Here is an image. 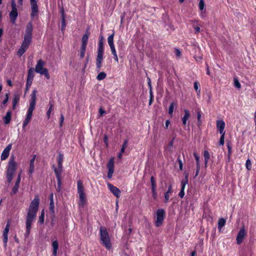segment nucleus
<instances>
[{
    "instance_id": "f257e3e1",
    "label": "nucleus",
    "mask_w": 256,
    "mask_h": 256,
    "mask_svg": "<svg viewBox=\"0 0 256 256\" xmlns=\"http://www.w3.org/2000/svg\"><path fill=\"white\" fill-rule=\"evenodd\" d=\"M40 200L38 197H35L32 201L29 206L26 218V232L25 236H28L30 231L32 221L35 219L38 210Z\"/></svg>"
},
{
    "instance_id": "f03ea898",
    "label": "nucleus",
    "mask_w": 256,
    "mask_h": 256,
    "mask_svg": "<svg viewBox=\"0 0 256 256\" xmlns=\"http://www.w3.org/2000/svg\"><path fill=\"white\" fill-rule=\"evenodd\" d=\"M100 243L104 246L106 248L110 250L112 247V244L110 238L106 228L101 226L100 228Z\"/></svg>"
},
{
    "instance_id": "7ed1b4c3",
    "label": "nucleus",
    "mask_w": 256,
    "mask_h": 256,
    "mask_svg": "<svg viewBox=\"0 0 256 256\" xmlns=\"http://www.w3.org/2000/svg\"><path fill=\"white\" fill-rule=\"evenodd\" d=\"M104 52V43L102 40H99L98 48V54L96 59V66L98 71H99L102 66L103 60V55Z\"/></svg>"
},
{
    "instance_id": "20e7f679",
    "label": "nucleus",
    "mask_w": 256,
    "mask_h": 256,
    "mask_svg": "<svg viewBox=\"0 0 256 256\" xmlns=\"http://www.w3.org/2000/svg\"><path fill=\"white\" fill-rule=\"evenodd\" d=\"M78 192L80 196L78 205L81 207H83L86 203V198L84 191V187L81 180H79L78 182Z\"/></svg>"
},
{
    "instance_id": "39448f33",
    "label": "nucleus",
    "mask_w": 256,
    "mask_h": 256,
    "mask_svg": "<svg viewBox=\"0 0 256 256\" xmlns=\"http://www.w3.org/2000/svg\"><path fill=\"white\" fill-rule=\"evenodd\" d=\"M44 62L42 60H39L34 69L35 72L42 75H44L47 80L50 78V74L47 68H44Z\"/></svg>"
},
{
    "instance_id": "423d86ee",
    "label": "nucleus",
    "mask_w": 256,
    "mask_h": 256,
    "mask_svg": "<svg viewBox=\"0 0 256 256\" xmlns=\"http://www.w3.org/2000/svg\"><path fill=\"white\" fill-rule=\"evenodd\" d=\"M37 93V90L34 89L33 90L32 93L30 94V107L28 110L26 118H32V112L34 110L36 104V95Z\"/></svg>"
},
{
    "instance_id": "0eeeda50",
    "label": "nucleus",
    "mask_w": 256,
    "mask_h": 256,
    "mask_svg": "<svg viewBox=\"0 0 256 256\" xmlns=\"http://www.w3.org/2000/svg\"><path fill=\"white\" fill-rule=\"evenodd\" d=\"M11 6L12 10L9 14V17L11 23L14 24H16V22L18 16L16 5L14 0H12Z\"/></svg>"
},
{
    "instance_id": "6e6552de",
    "label": "nucleus",
    "mask_w": 256,
    "mask_h": 256,
    "mask_svg": "<svg viewBox=\"0 0 256 256\" xmlns=\"http://www.w3.org/2000/svg\"><path fill=\"white\" fill-rule=\"evenodd\" d=\"M64 160V155L62 153L60 152L58 156V168L55 166L54 164H53L52 167L54 170L55 174H61L62 172V162Z\"/></svg>"
},
{
    "instance_id": "1a4fd4ad",
    "label": "nucleus",
    "mask_w": 256,
    "mask_h": 256,
    "mask_svg": "<svg viewBox=\"0 0 256 256\" xmlns=\"http://www.w3.org/2000/svg\"><path fill=\"white\" fill-rule=\"evenodd\" d=\"M156 220L155 222V225L156 227H159L162 224L165 216V211L163 209H158L156 210Z\"/></svg>"
},
{
    "instance_id": "9d476101",
    "label": "nucleus",
    "mask_w": 256,
    "mask_h": 256,
    "mask_svg": "<svg viewBox=\"0 0 256 256\" xmlns=\"http://www.w3.org/2000/svg\"><path fill=\"white\" fill-rule=\"evenodd\" d=\"M14 156H12L9 160L6 173L14 174L16 170V163L14 161Z\"/></svg>"
},
{
    "instance_id": "9b49d317",
    "label": "nucleus",
    "mask_w": 256,
    "mask_h": 256,
    "mask_svg": "<svg viewBox=\"0 0 256 256\" xmlns=\"http://www.w3.org/2000/svg\"><path fill=\"white\" fill-rule=\"evenodd\" d=\"M188 173L184 172V178L181 182V189L178 194L179 196L181 198H184V190L186 185L188 183Z\"/></svg>"
},
{
    "instance_id": "f8f14e48",
    "label": "nucleus",
    "mask_w": 256,
    "mask_h": 256,
    "mask_svg": "<svg viewBox=\"0 0 256 256\" xmlns=\"http://www.w3.org/2000/svg\"><path fill=\"white\" fill-rule=\"evenodd\" d=\"M10 220H8L6 224L2 234L3 242L5 247H6L7 246V242L8 240V236L10 230Z\"/></svg>"
},
{
    "instance_id": "ddd939ff",
    "label": "nucleus",
    "mask_w": 256,
    "mask_h": 256,
    "mask_svg": "<svg viewBox=\"0 0 256 256\" xmlns=\"http://www.w3.org/2000/svg\"><path fill=\"white\" fill-rule=\"evenodd\" d=\"M107 168H108V178H111L114 172V161L113 158H111L107 164Z\"/></svg>"
},
{
    "instance_id": "4468645a",
    "label": "nucleus",
    "mask_w": 256,
    "mask_h": 256,
    "mask_svg": "<svg viewBox=\"0 0 256 256\" xmlns=\"http://www.w3.org/2000/svg\"><path fill=\"white\" fill-rule=\"evenodd\" d=\"M246 235V232L244 226H243L240 229L236 236V242L238 244H240L242 243Z\"/></svg>"
},
{
    "instance_id": "2eb2a0df",
    "label": "nucleus",
    "mask_w": 256,
    "mask_h": 256,
    "mask_svg": "<svg viewBox=\"0 0 256 256\" xmlns=\"http://www.w3.org/2000/svg\"><path fill=\"white\" fill-rule=\"evenodd\" d=\"M108 186L110 192L117 198H120V190L116 186H114L112 184L108 183Z\"/></svg>"
},
{
    "instance_id": "dca6fc26",
    "label": "nucleus",
    "mask_w": 256,
    "mask_h": 256,
    "mask_svg": "<svg viewBox=\"0 0 256 256\" xmlns=\"http://www.w3.org/2000/svg\"><path fill=\"white\" fill-rule=\"evenodd\" d=\"M12 148V144H9L3 150L1 155V160H6L9 156L10 152Z\"/></svg>"
},
{
    "instance_id": "f3484780",
    "label": "nucleus",
    "mask_w": 256,
    "mask_h": 256,
    "mask_svg": "<svg viewBox=\"0 0 256 256\" xmlns=\"http://www.w3.org/2000/svg\"><path fill=\"white\" fill-rule=\"evenodd\" d=\"M32 30L33 27L32 23L31 22H30L26 25L24 37L32 39Z\"/></svg>"
},
{
    "instance_id": "a211bd4d",
    "label": "nucleus",
    "mask_w": 256,
    "mask_h": 256,
    "mask_svg": "<svg viewBox=\"0 0 256 256\" xmlns=\"http://www.w3.org/2000/svg\"><path fill=\"white\" fill-rule=\"evenodd\" d=\"M224 127L225 123L223 120H218L216 121V128L220 134H224V133H225L224 130Z\"/></svg>"
},
{
    "instance_id": "6ab92c4d",
    "label": "nucleus",
    "mask_w": 256,
    "mask_h": 256,
    "mask_svg": "<svg viewBox=\"0 0 256 256\" xmlns=\"http://www.w3.org/2000/svg\"><path fill=\"white\" fill-rule=\"evenodd\" d=\"M90 32L88 29H87L86 31L85 34H84V36L82 37V46L86 48V45L88 44V38L90 36Z\"/></svg>"
},
{
    "instance_id": "aec40b11",
    "label": "nucleus",
    "mask_w": 256,
    "mask_h": 256,
    "mask_svg": "<svg viewBox=\"0 0 256 256\" xmlns=\"http://www.w3.org/2000/svg\"><path fill=\"white\" fill-rule=\"evenodd\" d=\"M60 12L61 14V20H62V28L61 30L64 31L65 30L66 23V15L64 14V8H62Z\"/></svg>"
},
{
    "instance_id": "412c9836",
    "label": "nucleus",
    "mask_w": 256,
    "mask_h": 256,
    "mask_svg": "<svg viewBox=\"0 0 256 256\" xmlns=\"http://www.w3.org/2000/svg\"><path fill=\"white\" fill-rule=\"evenodd\" d=\"M20 99V94L18 92H15L12 99V110H14L16 108V104L18 102Z\"/></svg>"
},
{
    "instance_id": "4be33fe9",
    "label": "nucleus",
    "mask_w": 256,
    "mask_h": 256,
    "mask_svg": "<svg viewBox=\"0 0 256 256\" xmlns=\"http://www.w3.org/2000/svg\"><path fill=\"white\" fill-rule=\"evenodd\" d=\"M31 5L32 12L30 16L32 18H34L36 16L38 12V6L37 4H32Z\"/></svg>"
},
{
    "instance_id": "5701e85b",
    "label": "nucleus",
    "mask_w": 256,
    "mask_h": 256,
    "mask_svg": "<svg viewBox=\"0 0 256 256\" xmlns=\"http://www.w3.org/2000/svg\"><path fill=\"white\" fill-rule=\"evenodd\" d=\"M12 118V112L10 110H8L6 116L3 118V120L5 124H8L10 122Z\"/></svg>"
},
{
    "instance_id": "b1692460",
    "label": "nucleus",
    "mask_w": 256,
    "mask_h": 256,
    "mask_svg": "<svg viewBox=\"0 0 256 256\" xmlns=\"http://www.w3.org/2000/svg\"><path fill=\"white\" fill-rule=\"evenodd\" d=\"M184 115L183 116V118H182V121L183 124L186 125V124L187 120L190 117V114L188 110H184Z\"/></svg>"
},
{
    "instance_id": "393cba45",
    "label": "nucleus",
    "mask_w": 256,
    "mask_h": 256,
    "mask_svg": "<svg viewBox=\"0 0 256 256\" xmlns=\"http://www.w3.org/2000/svg\"><path fill=\"white\" fill-rule=\"evenodd\" d=\"M172 192V186L171 184H170L168 186V190L167 192L164 194V202L166 203L167 202L170 198V195L169 194L171 193Z\"/></svg>"
},
{
    "instance_id": "a878e982",
    "label": "nucleus",
    "mask_w": 256,
    "mask_h": 256,
    "mask_svg": "<svg viewBox=\"0 0 256 256\" xmlns=\"http://www.w3.org/2000/svg\"><path fill=\"white\" fill-rule=\"evenodd\" d=\"M56 178L57 182H58V186L56 188V190L58 192H60L61 190V184H62L61 174H56Z\"/></svg>"
},
{
    "instance_id": "bb28decb",
    "label": "nucleus",
    "mask_w": 256,
    "mask_h": 256,
    "mask_svg": "<svg viewBox=\"0 0 256 256\" xmlns=\"http://www.w3.org/2000/svg\"><path fill=\"white\" fill-rule=\"evenodd\" d=\"M28 48H26V46L22 44V46H20V49L17 52V55L20 57L27 50Z\"/></svg>"
},
{
    "instance_id": "cd10ccee",
    "label": "nucleus",
    "mask_w": 256,
    "mask_h": 256,
    "mask_svg": "<svg viewBox=\"0 0 256 256\" xmlns=\"http://www.w3.org/2000/svg\"><path fill=\"white\" fill-rule=\"evenodd\" d=\"M35 158H36V156H34L33 157V158L31 159V160L30 161L29 173H30V174H32L34 170V162L35 160Z\"/></svg>"
},
{
    "instance_id": "c85d7f7f",
    "label": "nucleus",
    "mask_w": 256,
    "mask_h": 256,
    "mask_svg": "<svg viewBox=\"0 0 256 256\" xmlns=\"http://www.w3.org/2000/svg\"><path fill=\"white\" fill-rule=\"evenodd\" d=\"M32 42V39L30 38H24V40L22 42V44L26 46L28 48L29 47V46Z\"/></svg>"
},
{
    "instance_id": "c756f323",
    "label": "nucleus",
    "mask_w": 256,
    "mask_h": 256,
    "mask_svg": "<svg viewBox=\"0 0 256 256\" xmlns=\"http://www.w3.org/2000/svg\"><path fill=\"white\" fill-rule=\"evenodd\" d=\"M35 71L34 68H30L28 70V78H32V80H33L34 77V72Z\"/></svg>"
},
{
    "instance_id": "7c9ffc66",
    "label": "nucleus",
    "mask_w": 256,
    "mask_h": 256,
    "mask_svg": "<svg viewBox=\"0 0 256 256\" xmlns=\"http://www.w3.org/2000/svg\"><path fill=\"white\" fill-rule=\"evenodd\" d=\"M106 74L104 72H100L96 76V79L98 80H101L106 78Z\"/></svg>"
},
{
    "instance_id": "2f4dec72",
    "label": "nucleus",
    "mask_w": 256,
    "mask_h": 256,
    "mask_svg": "<svg viewBox=\"0 0 256 256\" xmlns=\"http://www.w3.org/2000/svg\"><path fill=\"white\" fill-rule=\"evenodd\" d=\"M226 220L224 218H220L218 222V228H220L223 227L226 224Z\"/></svg>"
},
{
    "instance_id": "473e14b6",
    "label": "nucleus",
    "mask_w": 256,
    "mask_h": 256,
    "mask_svg": "<svg viewBox=\"0 0 256 256\" xmlns=\"http://www.w3.org/2000/svg\"><path fill=\"white\" fill-rule=\"evenodd\" d=\"M204 163H205V164H206V166L207 164H208V160L210 159V154H209V152H208V151L205 150L204 152Z\"/></svg>"
},
{
    "instance_id": "72a5a7b5",
    "label": "nucleus",
    "mask_w": 256,
    "mask_h": 256,
    "mask_svg": "<svg viewBox=\"0 0 256 256\" xmlns=\"http://www.w3.org/2000/svg\"><path fill=\"white\" fill-rule=\"evenodd\" d=\"M150 182H151L152 190L156 189V182L154 179V178L153 176H152L150 177Z\"/></svg>"
},
{
    "instance_id": "f704fd0d",
    "label": "nucleus",
    "mask_w": 256,
    "mask_h": 256,
    "mask_svg": "<svg viewBox=\"0 0 256 256\" xmlns=\"http://www.w3.org/2000/svg\"><path fill=\"white\" fill-rule=\"evenodd\" d=\"M44 210H42L41 212L40 216H39L38 222L40 224H42L44 222Z\"/></svg>"
},
{
    "instance_id": "c9c22d12",
    "label": "nucleus",
    "mask_w": 256,
    "mask_h": 256,
    "mask_svg": "<svg viewBox=\"0 0 256 256\" xmlns=\"http://www.w3.org/2000/svg\"><path fill=\"white\" fill-rule=\"evenodd\" d=\"M18 188H19V184H14V185L12 190V192H10V194L14 195V194H16L18 191Z\"/></svg>"
},
{
    "instance_id": "e433bc0d",
    "label": "nucleus",
    "mask_w": 256,
    "mask_h": 256,
    "mask_svg": "<svg viewBox=\"0 0 256 256\" xmlns=\"http://www.w3.org/2000/svg\"><path fill=\"white\" fill-rule=\"evenodd\" d=\"M51 218V225L54 226L56 223V217L55 214H50Z\"/></svg>"
},
{
    "instance_id": "4c0bfd02",
    "label": "nucleus",
    "mask_w": 256,
    "mask_h": 256,
    "mask_svg": "<svg viewBox=\"0 0 256 256\" xmlns=\"http://www.w3.org/2000/svg\"><path fill=\"white\" fill-rule=\"evenodd\" d=\"M128 140H126L122 145V148H121V150H120V152H121V153H124V150H125V148H126V147L127 146H128Z\"/></svg>"
},
{
    "instance_id": "58836bf2",
    "label": "nucleus",
    "mask_w": 256,
    "mask_h": 256,
    "mask_svg": "<svg viewBox=\"0 0 256 256\" xmlns=\"http://www.w3.org/2000/svg\"><path fill=\"white\" fill-rule=\"evenodd\" d=\"M194 88L196 90L198 94H200V90L199 88V84L197 82H194Z\"/></svg>"
},
{
    "instance_id": "ea45409f",
    "label": "nucleus",
    "mask_w": 256,
    "mask_h": 256,
    "mask_svg": "<svg viewBox=\"0 0 256 256\" xmlns=\"http://www.w3.org/2000/svg\"><path fill=\"white\" fill-rule=\"evenodd\" d=\"M114 30L112 31V34L108 36V43H112L114 42Z\"/></svg>"
},
{
    "instance_id": "a19ab883",
    "label": "nucleus",
    "mask_w": 256,
    "mask_h": 256,
    "mask_svg": "<svg viewBox=\"0 0 256 256\" xmlns=\"http://www.w3.org/2000/svg\"><path fill=\"white\" fill-rule=\"evenodd\" d=\"M86 50V47L81 46L80 52V57L81 58H84V56Z\"/></svg>"
},
{
    "instance_id": "79ce46f5",
    "label": "nucleus",
    "mask_w": 256,
    "mask_h": 256,
    "mask_svg": "<svg viewBox=\"0 0 256 256\" xmlns=\"http://www.w3.org/2000/svg\"><path fill=\"white\" fill-rule=\"evenodd\" d=\"M54 202H50V214H55L54 212Z\"/></svg>"
},
{
    "instance_id": "37998d69",
    "label": "nucleus",
    "mask_w": 256,
    "mask_h": 256,
    "mask_svg": "<svg viewBox=\"0 0 256 256\" xmlns=\"http://www.w3.org/2000/svg\"><path fill=\"white\" fill-rule=\"evenodd\" d=\"M177 161L179 164V168H180V170H183V163H182V161L180 160V156H178V159H177Z\"/></svg>"
},
{
    "instance_id": "c03bdc74",
    "label": "nucleus",
    "mask_w": 256,
    "mask_h": 256,
    "mask_svg": "<svg viewBox=\"0 0 256 256\" xmlns=\"http://www.w3.org/2000/svg\"><path fill=\"white\" fill-rule=\"evenodd\" d=\"M246 166L248 170H250L252 168L251 161L250 159H248L246 160Z\"/></svg>"
},
{
    "instance_id": "a18cd8bd",
    "label": "nucleus",
    "mask_w": 256,
    "mask_h": 256,
    "mask_svg": "<svg viewBox=\"0 0 256 256\" xmlns=\"http://www.w3.org/2000/svg\"><path fill=\"white\" fill-rule=\"evenodd\" d=\"M234 86L238 88H240V87H241V85L238 81V78H234Z\"/></svg>"
},
{
    "instance_id": "49530a36",
    "label": "nucleus",
    "mask_w": 256,
    "mask_h": 256,
    "mask_svg": "<svg viewBox=\"0 0 256 256\" xmlns=\"http://www.w3.org/2000/svg\"><path fill=\"white\" fill-rule=\"evenodd\" d=\"M174 102H172V103H171V104H170V106L169 107V108H168V114L170 116L172 115V113H173V112H174Z\"/></svg>"
},
{
    "instance_id": "de8ad7c7",
    "label": "nucleus",
    "mask_w": 256,
    "mask_h": 256,
    "mask_svg": "<svg viewBox=\"0 0 256 256\" xmlns=\"http://www.w3.org/2000/svg\"><path fill=\"white\" fill-rule=\"evenodd\" d=\"M226 145H227V148H228V158H230V155L232 154V147L230 146V142H227L226 143Z\"/></svg>"
},
{
    "instance_id": "09e8293b",
    "label": "nucleus",
    "mask_w": 256,
    "mask_h": 256,
    "mask_svg": "<svg viewBox=\"0 0 256 256\" xmlns=\"http://www.w3.org/2000/svg\"><path fill=\"white\" fill-rule=\"evenodd\" d=\"M50 108L46 112V116H47L48 118H50V113L52 112V107H53L52 104L50 103Z\"/></svg>"
},
{
    "instance_id": "8fccbe9b",
    "label": "nucleus",
    "mask_w": 256,
    "mask_h": 256,
    "mask_svg": "<svg viewBox=\"0 0 256 256\" xmlns=\"http://www.w3.org/2000/svg\"><path fill=\"white\" fill-rule=\"evenodd\" d=\"M52 246L53 248V250H58V242L56 240L54 241L52 243Z\"/></svg>"
},
{
    "instance_id": "3c124183",
    "label": "nucleus",
    "mask_w": 256,
    "mask_h": 256,
    "mask_svg": "<svg viewBox=\"0 0 256 256\" xmlns=\"http://www.w3.org/2000/svg\"><path fill=\"white\" fill-rule=\"evenodd\" d=\"M198 6L200 10H204V0H200Z\"/></svg>"
},
{
    "instance_id": "603ef678",
    "label": "nucleus",
    "mask_w": 256,
    "mask_h": 256,
    "mask_svg": "<svg viewBox=\"0 0 256 256\" xmlns=\"http://www.w3.org/2000/svg\"><path fill=\"white\" fill-rule=\"evenodd\" d=\"M13 174H8V173H6V178H7V180L8 182H10L12 180V178H13Z\"/></svg>"
},
{
    "instance_id": "864d4df0",
    "label": "nucleus",
    "mask_w": 256,
    "mask_h": 256,
    "mask_svg": "<svg viewBox=\"0 0 256 256\" xmlns=\"http://www.w3.org/2000/svg\"><path fill=\"white\" fill-rule=\"evenodd\" d=\"M224 135L225 133H224V134H221V136L220 138L219 144L220 145H224Z\"/></svg>"
},
{
    "instance_id": "5fc2aeb1",
    "label": "nucleus",
    "mask_w": 256,
    "mask_h": 256,
    "mask_svg": "<svg viewBox=\"0 0 256 256\" xmlns=\"http://www.w3.org/2000/svg\"><path fill=\"white\" fill-rule=\"evenodd\" d=\"M31 118H25L24 120V121L23 124H22V128H24L25 127L27 126V124H28L30 121V120Z\"/></svg>"
},
{
    "instance_id": "6e6d98bb",
    "label": "nucleus",
    "mask_w": 256,
    "mask_h": 256,
    "mask_svg": "<svg viewBox=\"0 0 256 256\" xmlns=\"http://www.w3.org/2000/svg\"><path fill=\"white\" fill-rule=\"evenodd\" d=\"M153 102V94L152 90H150V100H149V105H151Z\"/></svg>"
},
{
    "instance_id": "4d7b16f0",
    "label": "nucleus",
    "mask_w": 256,
    "mask_h": 256,
    "mask_svg": "<svg viewBox=\"0 0 256 256\" xmlns=\"http://www.w3.org/2000/svg\"><path fill=\"white\" fill-rule=\"evenodd\" d=\"M8 98H9V94L6 93L5 94V98L2 101V104H6L8 100Z\"/></svg>"
},
{
    "instance_id": "13d9d810",
    "label": "nucleus",
    "mask_w": 256,
    "mask_h": 256,
    "mask_svg": "<svg viewBox=\"0 0 256 256\" xmlns=\"http://www.w3.org/2000/svg\"><path fill=\"white\" fill-rule=\"evenodd\" d=\"M32 80H32V78H27L26 86H30L32 85Z\"/></svg>"
},
{
    "instance_id": "bf43d9fd",
    "label": "nucleus",
    "mask_w": 256,
    "mask_h": 256,
    "mask_svg": "<svg viewBox=\"0 0 256 256\" xmlns=\"http://www.w3.org/2000/svg\"><path fill=\"white\" fill-rule=\"evenodd\" d=\"M104 142L105 144V145L106 146V147H108V136L106 134H105L104 136Z\"/></svg>"
},
{
    "instance_id": "052dcab7",
    "label": "nucleus",
    "mask_w": 256,
    "mask_h": 256,
    "mask_svg": "<svg viewBox=\"0 0 256 256\" xmlns=\"http://www.w3.org/2000/svg\"><path fill=\"white\" fill-rule=\"evenodd\" d=\"M152 197L154 198V199H156L157 198V193H156V189L152 190Z\"/></svg>"
},
{
    "instance_id": "680f3d73",
    "label": "nucleus",
    "mask_w": 256,
    "mask_h": 256,
    "mask_svg": "<svg viewBox=\"0 0 256 256\" xmlns=\"http://www.w3.org/2000/svg\"><path fill=\"white\" fill-rule=\"evenodd\" d=\"M194 156L196 160V163L200 162V158L198 154L196 152H194Z\"/></svg>"
},
{
    "instance_id": "e2e57ef3",
    "label": "nucleus",
    "mask_w": 256,
    "mask_h": 256,
    "mask_svg": "<svg viewBox=\"0 0 256 256\" xmlns=\"http://www.w3.org/2000/svg\"><path fill=\"white\" fill-rule=\"evenodd\" d=\"M64 120V116L62 114L60 115V126L61 127Z\"/></svg>"
},
{
    "instance_id": "0e129e2a",
    "label": "nucleus",
    "mask_w": 256,
    "mask_h": 256,
    "mask_svg": "<svg viewBox=\"0 0 256 256\" xmlns=\"http://www.w3.org/2000/svg\"><path fill=\"white\" fill-rule=\"evenodd\" d=\"M20 174H18V178H17V180L15 182V184H19L20 185Z\"/></svg>"
},
{
    "instance_id": "69168bd1",
    "label": "nucleus",
    "mask_w": 256,
    "mask_h": 256,
    "mask_svg": "<svg viewBox=\"0 0 256 256\" xmlns=\"http://www.w3.org/2000/svg\"><path fill=\"white\" fill-rule=\"evenodd\" d=\"M197 118H198V121L202 120L200 119L201 118V114H200V111H198L197 112Z\"/></svg>"
},
{
    "instance_id": "338daca9",
    "label": "nucleus",
    "mask_w": 256,
    "mask_h": 256,
    "mask_svg": "<svg viewBox=\"0 0 256 256\" xmlns=\"http://www.w3.org/2000/svg\"><path fill=\"white\" fill-rule=\"evenodd\" d=\"M194 58L197 62H200L202 60V56H194Z\"/></svg>"
},
{
    "instance_id": "774afa93",
    "label": "nucleus",
    "mask_w": 256,
    "mask_h": 256,
    "mask_svg": "<svg viewBox=\"0 0 256 256\" xmlns=\"http://www.w3.org/2000/svg\"><path fill=\"white\" fill-rule=\"evenodd\" d=\"M181 54V52L178 49H176V56H180Z\"/></svg>"
}]
</instances>
